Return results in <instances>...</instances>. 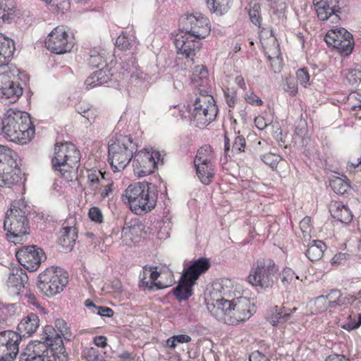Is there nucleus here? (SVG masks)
Instances as JSON below:
<instances>
[{
	"instance_id": "f257e3e1",
	"label": "nucleus",
	"mask_w": 361,
	"mask_h": 361,
	"mask_svg": "<svg viewBox=\"0 0 361 361\" xmlns=\"http://www.w3.org/2000/svg\"><path fill=\"white\" fill-rule=\"evenodd\" d=\"M68 361L63 340L50 326L44 329L42 341L30 342L21 351L19 361Z\"/></svg>"
},
{
	"instance_id": "f03ea898",
	"label": "nucleus",
	"mask_w": 361,
	"mask_h": 361,
	"mask_svg": "<svg viewBox=\"0 0 361 361\" xmlns=\"http://www.w3.org/2000/svg\"><path fill=\"white\" fill-rule=\"evenodd\" d=\"M123 199L128 201L133 212L142 215L155 207L157 202V191L152 183H135L126 189Z\"/></svg>"
},
{
	"instance_id": "7ed1b4c3",
	"label": "nucleus",
	"mask_w": 361,
	"mask_h": 361,
	"mask_svg": "<svg viewBox=\"0 0 361 361\" xmlns=\"http://www.w3.org/2000/svg\"><path fill=\"white\" fill-rule=\"evenodd\" d=\"M137 151V145L130 135H119L111 140L108 146V160L112 171L114 173L123 171Z\"/></svg>"
},
{
	"instance_id": "20e7f679",
	"label": "nucleus",
	"mask_w": 361,
	"mask_h": 361,
	"mask_svg": "<svg viewBox=\"0 0 361 361\" xmlns=\"http://www.w3.org/2000/svg\"><path fill=\"white\" fill-rule=\"evenodd\" d=\"M279 268L270 259H259L254 264L247 276L252 286L262 289L271 288L278 279Z\"/></svg>"
},
{
	"instance_id": "39448f33",
	"label": "nucleus",
	"mask_w": 361,
	"mask_h": 361,
	"mask_svg": "<svg viewBox=\"0 0 361 361\" xmlns=\"http://www.w3.org/2000/svg\"><path fill=\"white\" fill-rule=\"evenodd\" d=\"M4 229L6 231V237L16 243L29 233V222L25 211L13 205L6 213L4 220Z\"/></svg>"
},
{
	"instance_id": "423d86ee",
	"label": "nucleus",
	"mask_w": 361,
	"mask_h": 361,
	"mask_svg": "<svg viewBox=\"0 0 361 361\" xmlns=\"http://www.w3.org/2000/svg\"><path fill=\"white\" fill-rule=\"evenodd\" d=\"M16 157L11 148L0 145V185L10 188L21 181L22 173Z\"/></svg>"
},
{
	"instance_id": "0eeeda50",
	"label": "nucleus",
	"mask_w": 361,
	"mask_h": 361,
	"mask_svg": "<svg viewBox=\"0 0 361 361\" xmlns=\"http://www.w3.org/2000/svg\"><path fill=\"white\" fill-rule=\"evenodd\" d=\"M38 278L37 287L47 297L61 293L68 283L67 274L61 269H47Z\"/></svg>"
},
{
	"instance_id": "6e6552de",
	"label": "nucleus",
	"mask_w": 361,
	"mask_h": 361,
	"mask_svg": "<svg viewBox=\"0 0 361 361\" xmlns=\"http://www.w3.org/2000/svg\"><path fill=\"white\" fill-rule=\"evenodd\" d=\"M80 159V152L75 146L72 143H65L55 147L51 162L53 168L63 174V171H68V168H77Z\"/></svg>"
},
{
	"instance_id": "1a4fd4ad",
	"label": "nucleus",
	"mask_w": 361,
	"mask_h": 361,
	"mask_svg": "<svg viewBox=\"0 0 361 361\" xmlns=\"http://www.w3.org/2000/svg\"><path fill=\"white\" fill-rule=\"evenodd\" d=\"M218 112L212 96H199L193 104L192 116L196 126H204L215 120Z\"/></svg>"
},
{
	"instance_id": "9d476101",
	"label": "nucleus",
	"mask_w": 361,
	"mask_h": 361,
	"mask_svg": "<svg viewBox=\"0 0 361 361\" xmlns=\"http://www.w3.org/2000/svg\"><path fill=\"white\" fill-rule=\"evenodd\" d=\"M181 23L183 32L198 39L204 38L210 32L209 20L201 13L186 15L181 18Z\"/></svg>"
},
{
	"instance_id": "9b49d317",
	"label": "nucleus",
	"mask_w": 361,
	"mask_h": 361,
	"mask_svg": "<svg viewBox=\"0 0 361 361\" xmlns=\"http://www.w3.org/2000/svg\"><path fill=\"white\" fill-rule=\"evenodd\" d=\"M45 46L51 52L62 54L72 50L74 42L70 39L63 26H58L45 39Z\"/></svg>"
},
{
	"instance_id": "f8f14e48",
	"label": "nucleus",
	"mask_w": 361,
	"mask_h": 361,
	"mask_svg": "<svg viewBox=\"0 0 361 361\" xmlns=\"http://www.w3.org/2000/svg\"><path fill=\"white\" fill-rule=\"evenodd\" d=\"M22 335L11 331L0 332V361H13L19 352Z\"/></svg>"
},
{
	"instance_id": "ddd939ff",
	"label": "nucleus",
	"mask_w": 361,
	"mask_h": 361,
	"mask_svg": "<svg viewBox=\"0 0 361 361\" xmlns=\"http://www.w3.org/2000/svg\"><path fill=\"white\" fill-rule=\"evenodd\" d=\"M255 312L254 303L249 298L238 297L232 300L230 317L227 318V324L235 325L250 318Z\"/></svg>"
},
{
	"instance_id": "4468645a",
	"label": "nucleus",
	"mask_w": 361,
	"mask_h": 361,
	"mask_svg": "<svg viewBox=\"0 0 361 361\" xmlns=\"http://www.w3.org/2000/svg\"><path fill=\"white\" fill-rule=\"evenodd\" d=\"M19 263L30 271H36L42 262L47 259L44 250L36 245H29L20 248L16 252Z\"/></svg>"
},
{
	"instance_id": "2eb2a0df",
	"label": "nucleus",
	"mask_w": 361,
	"mask_h": 361,
	"mask_svg": "<svg viewBox=\"0 0 361 361\" xmlns=\"http://www.w3.org/2000/svg\"><path fill=\"white\" fill-rule=\"evenodd\" d=\"M347 0H319L314 3L318 18L321 20H326L333 17L332 22L339 20L340 14L347 7Z\"/></svg>"
},
{
	"instance_id": "dca6fc26",
	"label": "nucleus",
	"mask_w": 361,
	"mask_h": 361,
	"mask_svg": "<svg viewBox=\"0 0 361 361\" xmlns=\"http://www.w3.org/2000/svg\"><path fill=\"white\" fill-rule=\"evenodd\" d=\"M159 152L150 154L149 152L140 151L135 152L133 159V171L138 177H144L154 172L157 162L155 159H159Z\"/></svg>"
},
{
	"instance_id": "f3484780",
	"label": "nucleus",
	"mask_w": 361,
	"mask_h": 361,
	"mask_svg": "<svg viewBox=\"0 0 361 361\" xmlns=\"http://www.w3.org/2000/svg\"><path fill=\"white\" fill-rule=\"evenodd\" d=\"M20 85L11 78L10 73H0V99H9V103L16 102L23 94Z\"/></svg>"
},
{
	"instance_id": "a211bd4d",
	"label": "nucleus",
	"mask_w": 361,
	"mask_h": 361,
	"mask_svg": "<svg viewBox=\"0 0 361 361\" xmlns=\"http://www.w3.org/2000/svg\"><path fill=\"white\" fill-rule=\"evenodd\" d=\"M174 44L178 54L184 55L192 63H194L193 56L200 51L202 46L200 39L187 34L176 37Z\"/></svg>"
},
{
	"instance_id": "6ab92c4d",
	"label": "nucleus",
	"mask_w": 361,
	"mask_h": 361,
	"mask_svg": "<svg viewBox=\"0 0 361 361\" xmlns=\"http://www.w3.org/2000/svg\"><path fill=\"white\" fill-rule=\"evenodd\" d=\"M191 80L196 94L200 96H212V85L209 78L208 71L204 66H197L192 72Z\"/></svg>"
},
{
	"instance_id": "aec40b11",
	"label": "nucleus",
	"mask_w": 361,
	"mask_h": 361,
	"mask_svg": "<svg viewBox=\"0 0 361 361\" xmlns=\"http://www.w3.org/2000/svg\"><path fill=\"white\" fill-rule=\"evenodd\" d=\"M75 226V219L70 217L62 225L59 238V244L66 252L72 250L78 238V230Z\"/></svg>"
},
{
	"instance_id": "412c9836",
	"label": "nucleus",
	"mask_w": 361,
	"mask_h": 361,
	"mask_svg": "<svg viewBox=\"0 0 361 361\" xmlns=\"http://www.w3.org/2000/svg\"><path fill=\"white\" fill-rule=\"evenodd\" d=\"M19 113L8 111L1 122V130L6 137L12 142H18L19 135L18 131V121Z\"/></svg>"
},
{
	"instance_id": "4be33fe9",
	"label": "nucleus",
	"mask_w": 361,
	"mask_h": 361,
	"mask_svg": "<svg viewBox=\"0 0 361 361\" xmlns=\"http://www.w3.org/2000/svg\"><path fill=\"white\" fill-rule=\"evenodd\" d=\"M17 113H19V121H18V135H19V140H18V142L23 145L30 141L33 137L35 134V126L27 113L20 111H18Z\"/></svg>"
},
{
	"instance_id": "5701e85b",
	"label": "nucleus",
	"mask_w": 361,
	"mask_h": 361,
	"mask_svg": "<svg viewBox=\"0 0 361 361\" xmlns=\"http://www.w3.org/2000/svg\"><path fill=\"white\" fill-rule=\"evenodd\" d=\"M210 267L211 262L209 259L200 257L185 267L182 276H183V278H187L189 281L196 283L199 277L205 273Z\"/></svg>"
},
{
	"instance_id": "b1692460",
	"label": "nucleus",
	"mask_w": 361,
	"mask_h": 361,
	"mask_svg": "<svg viewBox=\"0 0 361 361\" xmlns=\"http://www.w3.org/2000/svg\"><path fill=\"white\" fill-rule=\"evenodd\" d=\"M232 300H226L224 298L216 299L212 303H207V309L211 314L219 321L227 324V318L230 317Z\"/></svg>"
},
{
	"instance_id": "393cba45",
	"label": "nucleus",
	"mask_w": 361,
	"mask_h": 361,
	"mask_svg": "<svg viewBox=\"0 0 361 361\" xmlns=\"http://www.w3.org/2000/svg\"><path fill=\"white\" fill-rule=\"evenodd\" d=\"M145 226L136 221L126 223L121 233V238L126 245L136 243L141 238L145 231Z\"/></svg>"
},
{
	"instance_id": "a878e982",
	"label": "nucleus",
	"mask_w": 361,
	"mask_h": 361,
	"mask_svg": "<svg viewBox=\"0 0 361 361\" xmlns=\"http://www.w3.org/2000/svg\"><path fill=\"white\" fill-rule=\"evenodd\" d=\"M326 299L327 307L335 308L338 306L349 305L356 300V298L350 294H343L339 290L332 289L326 295L317 298V300Z\"/></svg>"
},
{
	"instance_id": "bb28decb",
	"label": "nucleus",
	"mask_w": 361,
	"mask_h": 361,
	"mask_svg": "<svg viewBox=\"0 0 361 361\" xmlns=\"http://www.w3.org/2000/svg\"><path fill=\"white\" fill-rule=\"evenodd\" d=\"M28 281V276L25 270L17 267L11 269L7 281L8 288H14L13 293L19 294Z\"/></svg>"
},
{
	"instance_id": "cd10ccee",
	"label": "nucleus",
	"mask_w": 361,
	"mask_h": 361,
	"mask_svg": "<svg viewBox=\"0 0 361 361\" xmlns=\"http://www.w3.org/2000/svg\"><path fill=\"white\" fill-rule=\"evenodd\" d=\"M15 49L14 42L0 35V68L8 64L13 59Z\"/></svg>"
},
{
	"instance_id": "c85d7f7f",
	"label": "nucleus",
	"mask_w": 361,
	"mask_h": 361,
	"mask_svg": "<svg viewBox=\"0 0 361 361\" xmlns=\"http://www.w3.org/2000/svg\"><path fill=\"white\" fill-rule=\"evenodd\" d=\"M39 326V319L36 314L30 313L25 317L18 325V330L22 336H31Z\"/></svg>"
},
{
	"instance_id": "c756f323",
	"label": "nucleus",
	"mask_w": 361,
	"mask_h": 361,
	"mask_svg": "<svg viewBox=\"0 0 361 361\" xmlns=\"http://www.w3.org/2000/svg\"><path fill=\"white\" fill-rule=\"evenodd\" d=\"M16 13L14 0H0V27L11 23Z\"/></svg>"
},
{
	"instance_id": "7c9ffc66",
	"label": "nucleus",
	"mask_w": 361,
	"mask_h": 361,
	"mask_svg": "<svg viewBox=\"0 0 361 361\" xmlns=\"http://www.w3.org/2000/svg\"><path fill=\"white\" fill-rule=\"evenodd\" d=\"M290 310L284 307L275 306L267 313V320L272 326L285 323L290 319Z\"/></svg>"
},
{
	"instance_id": "2f4dec72",
	"label": "nucleus",
	"mask_w": 361,
	"mask_h": 361,
	"mask_svg": "<svg viewBox=\"0 0 361 361\" xmlns=\"http://www.w3.org/2000/svg\"><path fill=\"white\" fill-rule=\"evenodd\" d=\"M195 284L181 276L178 284L173 289V294L179 301L186 300L192 295V287Z\"/></svg>"
},
{
	"instance_id": "473e14b6",
	"label": "nucleus",
	"mask_w": 361,
	"mask_h": 361,
	"mask_svg": "<svg viewBox=\"0 0 361 361\" xmlns=\"http://www.w3.org/2000/svg\"><path fill=\"white\" fill-rule=\"evenodd\" d=\"M330 213L333 218L344 224L350 223L353 219L350 209L341 202H335L332 204Z\"/></svg>"
},
{
	"instance_id": "72a5a7b5",
	"label": "nucleus",
	"mask_w": 361,
	"mask_h": 361,
	"mask_svg": "<svg viewBox=\"0 0 361 361\" xmlns=\"http://www.w3.org/2000/svg\"><path fill=\"white\" fill-rule=\"evenodd\" d=\"M326 247V245L322 240H313L312 243L308 245L305 255L312 262L319 260L322 257Z\"/></svg>"
},
{
	"instance_id": "f704fd0d",
	"label": "nucleus",
	"mask_w": 361,
	"mask_h": 361,
	"mask_svg": "<svg viewBox=\"0 0 361 361\" xmlns=\"http://www.w3.org/2000/svg\"><path fill=\"white\" fill-rule=\"evenodd\" d=\"M214 159L212 148L210 145H204L201 147L195 156L194 164H202V165L212 164Z\"/></svg>"
},
{
	"instance_id": "c9c22d12",
	"label": "nucleus",
	"mask_w": 361,
	"mask_h": 361,
	"mask_svg": "<svg viewBox=\"0 0 361 361\" xmlns=\"http://www.w3.org/2000/svg\"><path fill=\"white\" fill-rule=\"evenodd\" d=\"M197 175L200 180L204 185L211 183L213 178L214 169L212 164L202 165V164H194Z\"/></svg>"
},
{
	"instance_id": "e433bc0d",
	"label": "nucleus",
	"mask_w": 361,
	"mask_h": 361,
	"mask_svg": "<svg viewBox=\"0 0 361 361\" xmlns=\"http://www.w3.org/2000/svg\"><path fill=\"white\" fill-rule=\"evenodd\" d=\"M345 35L347 37H350V33L344 28H340L337 31L331 30L326 33L324 40L328 45L334 48Z\"/></svg>"
},
{
	"instance_id": "4c0bfd02",
	"label": "nucleus",
	"mask_w": 361,
	"mask_h": 361,
	"mask_svg": "<svg viewBox=\"0 0 361 361\" xmlns=\"http://www.w3.org/2000/svg\"><path fill=\"white\" fill-rule=\"evenodd\" d=\"M329 185L334 192L344 195L350 188V183L343 178L334 176L329 180Z\"/></svg>"
},
{
	"instance_id": "58836bf2",
	"label": "nucleus",
	"mask_w": 361,
	"mask_h": 361,
	"mask_svg": "<svg viewBox=\"0 0 361 361\" xmlns=\"http://www.w3.org/2000/svg\"><path fill=\"white\" fill-rule=\"evenodd\" d=\"M231 0H207L208 8L217 15L227 12Z\"/></svg>"
},
{
	"instance_id": "ea45409f",
	"label": "nucleus",
	"mask_w": 361,
	"mask_h": 361,
	"mask_svg": "<svg viewBox=\"0 0 361 361\" xmlns=\"http://www.w3.org/2000/svg\"><path fill=\"white\" fill-rule=\"evenodd\" d=\"M354 42L353 35L350 33V37L344 36L338 43L336 45L334 49H337L339 53L343 56H348L353 49Z\"/></svg>"
},
{
	"instance_id": "a19ab883",
	"label": "nucleus",
	"mask_w": 361,
	"mask_h": 361,
	"mask_svg": "<svg viewBox=\"0 0 361 361\" xmlns=\"http://www.w3.org/2000/svg\"><path fill=\"white\" fill-rule=\"evenodd\" d=\"M267 1L274 15H277L279 18L284 16L288 0H267Z\"/></svg>"
},
{
	"instance_id": "79ce46f5",
	"label": "nucleus",
	"mask_w": 361,
	"mask_h": 361,
	"mask_svg": "<svg viewBox=\"0 0 361 361\" xmlns=\"http://www.w3.org/2000/svg\"><path fill=\"white\" fill-rule=\"evenodd\" d=\"M136 44L134 36L123 33L118 36L116 41V46L121 50H126L131 48Z\"/></svg>"
},
{
	"instance_id": "37998d69",
	"label": "nucleus",
	"mask_w": 361,
	"mask_h": 361,
	"mask_svg": "<svg viewBox=\"0 0 361 361\" xmlns=\"http://www.w3.org/2000/svg\"><path fill=\"white\" fill-rule=\"evenodd\" d=\"M88 181L93 190L99 189V185H104V180H105L104 174L101 171L94 170L88 172L87 174Z\"/></svg>"
},
{
	"instance_id": "c03bdc74",
	"label": "nucleus",
	"mask_w": 361,
	"mask_h": 361,
	"mask_svg": "<svg viewBox=\"0 0 361 361\" xmlns=\"http://www.w3.org/2000/svg\"><path fill=\"white\" fill-rule=\"evenodd\" d=\"M104 55V51H99L97 49L92 50L87 60L88 64L92 68H98L100 65L106 63Z\"/></svg>"
},
{
	"instance_id": "a18cd8bd",
	"label": "nucleus",
	"mask_w": 361,
	"mask_h": 361,
	"mask_svg": "<svg viewBox=\"0 0 361 361\" xmlns=\"http://www.w3.org/2000/svg\"><path fill=\"white\" fill-rule=\"evenodd\" d=\"M269 346L261 345L260 349L253 351L249 356V361H271Z\"/></svg>"
},
{
	"instance_id": "49530a36",
	"label": "nucleus",
	"mask_w": 361,
	"mask_h": 361,
	"mask_svg": "<svg viewBox=\"0 0 361 361\" xmlns=\"http://www.w3.org/2000/svg\"><path fill=\"white\" fill-rule=\"evenodd\" d=\"M248 15L251 22L259 27L262 20L261 16L260 4L258 3H255L252 6H251L248 11Z\"/></svg>"
},
{
	"instance_id": "de8ad7c7",
	"label": "nucleus",
	"mask_w": 361,
	"mask_h": 361,
	"mask_svg": "<svg viewBox=\"0 0 361 361\" xmlns=\"http://www.w3.org/2000/svg\"><path fill=\"white\" fill-rule=\"evenodd\" d=\"M191 337L186 334H180L170 337L166 340V345L174 349L178 343H189Z\"/></svg>"
},
{
	"instance_id": "09e8293b",
	"label": "nucleus",
	"mask_w": 361,
	"mask_h": 361,
	"mask_svg": "<svg viewBox=\"0 0 361 361\" xmlns=\"http://www.w3.org/2000/svg\"><path fill=\"white\" fill-rule=\"evenodd\" d=\"M300 277L290 269L286 268L283 270L281 282L284 286L293 283L296 280H299Z\"/></svg>"
},
{
	"instance_id": "8fccbe9b",
	"label": "nucleus",
	"mask_w": 361,
	"mask_h": 361,
	"mask_svg": "<svg viewBox=\"0 0 361 361\" xmlns=\"http://www.w3.org/2000/svg\"><path fill=\"white\" fill-rule=\"evenodd\" d=\"M84 355L87 361H106L99 350L95 348H87L84 351Z\"/></svg>"
},
{
	"instance_id": "3c124183",
	"label": "nucleus",
	"mask_w": 361,
	"mask_h": 361,
	"mask_svg": "<svg viewBox=\"0 0 361 361\" xmlns=\"http://www.w3.org/2000/svg\"><path fill=\"white\" fill-rule=\"evenodd\" d=\"M261 160L267 165L270 166L271 169H276L278 166L281 157L272 153L265 154L261 156Z\"/></svg>"
},
{
	"instance_id": "603ef678",
	"label": "nucleus",
	"mask_w": 361,
	"mask_h": 361,
	"mask_svg": "<svg viewBox=\"0 0 361 361\" xmlns=\"http://www.w3.org/2000/svg\"><path fill=\"white\" fill-rule=\"evenodd\" d=\"M56 331V333L61 338V336L65 337L69 334V328L67 323L62 319H57L55 321V328L51 326ZM62 340V338H61Z\"/></svg>"
},
{
	"instance_id": "864d4df0",
	"label": "nucleus",
	"mask_w": 361,
	"mask_h": 361,
	"mask_svg": "<svg viewBox=\"0 0 361 361\" xmlns=\"http://www.w3.org/2000/svg\"><path fill=\"white\" fill-rule=\"evenodd\" d=\"M283 90L291 96L298 92V84L294 78H287L283 82Z\"/></svg>"
},
{
	"instance_id": "5fc2aeb1",
	"label": "nucleus",
	"mask_w": 361,
	"mask_h": 361,
	"mask_svg": "<svg viewBox=\"0 0 361 361\" xmlns=\"http://www.w3.org/2000/svg\"><path fill=\"white\" fill-rule=\"evenodd\" d=\"M94 73L97 78V81H99V83H102V85L107 83L112 76L107 68L100 69Z\"/></svg>"
},
{
	"instance_id": "6e6d98bb",
	"label": "nucleus",
	"mask_w": 361,
	"mask_h": 361,
	"mask_svg": "<svg viewBox=\"0 0 361 361\" xmlns=\"http://www.w3.org/2000/svg\"><path fill=\"white\" fill-rule=\"evenodd\" d=\"M88 216L92 221L96 223L100 224L103 221V214L101 209L99 207H91L89 209Z\"/></svg>"
},
{
	"instance_id": "4d7b16f0",
	"label": "nucleus",
	"mask_w": 361,
	"mask_h": 361,
	"mask_svg": "<svg viewBox=\"0 0 361 361\" xmlns=\"http://www.w3.org/2000/svg\"><path fill=\"white\" fill-rule=\"evenodd\" d=\"M296 76L301 85L306 87L309 85L310 75L306 68H301L297 71Z\"/></svg>"
},
{
	"instance_id": "13d9d810",
	"label": "nucleus",
	"mask_w": 361,
	"mask_h": 361,
	"mask_svg": "<svg viewBox=\"0 0 361 361\" xmlns=\"http://www.w3.org/2000/svg\"><path fill=\"white\" fill-rule=\"evenodd\" d=\"M246 145V141L243 136L238 135L233 144L232 151H235L237 153H240L244 151Z\"/></svg>"
},
{
	"instance_id": "bf43d9fd",
	"label": "nucleus",
	"mask_w": 361,
	"mask_h": 361,
	"mask_svg": "<svg viewBox=\"0 0 361 361\" xmlns=\"http://www.w3.org/2000/svg\"><path fill=\"white\" fill-rule=\"evenodd\" d=\"M145 279L146 278H144L140 280V287L147 288L152 291L164 288V286H161L160 283L151 282L149 281H145Z\"/></svg>"
},
{
	"instance_id": "052dcab7",
	"label": "nucleus",
	"mask_w": 361,
	"mask_h": 361,
	"mask_svg": "<svg viewBox=\"0 0 361 361\" xmlns=\"http://www.w3.org/2000/svg\"><path fill=\"white\" fill-rule=\"evenodd\" d=\"M224 96L228 106L229 107H233L235 104L236 92L235 91H230L228 89L224 91Z\"/></svg>"
},
{
	"instance_id": "680f3d73",
	"label": "nucleus",
	"mask_w": 361,
	"mask_h": 361,
	"mask_svg": "<svg viewBox=\"0 0 361 361\" xmlns=\"http://www.w3.org/2000/svg\"><path fill=\"white\" fill-rule=\"evenodd\" d=\"M25 298L27 299V302L29 304H32L34 306H35L37 309H39L40 311H44V308L42 307L39 303L38 302L35 295L32 293H27L25 295Z\"/></svg>"
},
{
	"instance_id": "e2e57ef3",
	"label": "nucleus",
	"mask_w": 361,
	"mask_h": 361,
	"mask_svg": "<svg viewBox=\"0 0 361 361\" xmlns=\"http://www.w3.org/2000/svg\"><path fill=\"white\" fill-rule=\"evenodd\" d=\"M348 256V255L346 253L339 252L332 257L331 262L332 264H343L346 262Z\"/></svg>"
},
{
	"instance_id": "0e129e2a",
	"label": "nucleus",
	"mask_w": 361,
	"mask_h": 361,
	"mask_svg": "<svg viewBox=\"0 0 361 361\" xmlns=\"http://www.w3.org/2000/svg\"><path fill=\"white\" fill-rule=\"evenodd\" d=\"M87 90H90L91 88L102 85V83H99V81H97V78L93 73L91 76L88 77L85 82Z\"/></svg>"
},
{
	"instance_id": "69168bd1",
	"label": "nucleus",
	"mask_w": 361,
	"mask_h": 361,
	"mask_svg": "<svg viewBox=\"0 0 361 361\" xmlns=\"http://www.w3.org/2000/svg\"><path fill=\"white\" fill-rule=\"evenodd\" d=\"M97 314L101 317H111L114 315V311L108 307L99 306Z\"/></svg>"
},
{
	"instance_id": "338daca9",
	"label": "nucleus",
	"mask_w": 361,
	"mask_h": 361,
	"mask_svg": "<svg viewBox=\"0 0 361 361\" xmlns=\"http://www.w3.org/2000/svg\"><path fill=\"white\" fill-rule=\"evenodd\" d=\"M245 100L248 104L261 106L262 104V99L254 93H251L245 97Z\"/></svg>"
},
{
	"instance_id": "774afa93",
	"label": "nucleus",
	"mask_w": 361,
	"mask_h": 361,
	"mask_svg": "<svg viewBox=\"0 0 361 361\" xmlns=\"http://www.w3.org/2000/svg\"><path fill=\"white\" fill-rule=\"evenodd\" d=\"M325 361H350L343 355L340 354H331L326 359Z\"/></svg>"
}]
</instances>
